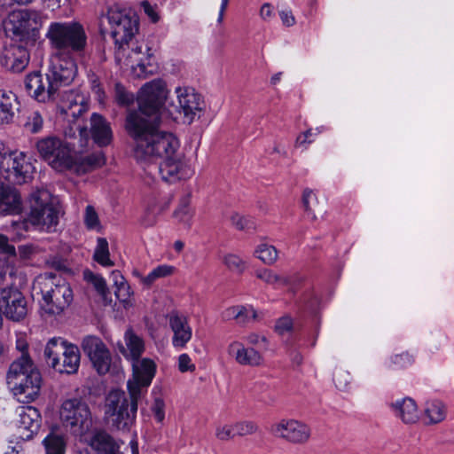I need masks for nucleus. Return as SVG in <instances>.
<instances>
[{"mask_svg": "<svg viewBox=\"0 0 454 454\" xmlns=\"http://www.w3.org/2000/svg\"><path fill=\"white\" fill-rule=\"evenodd\" d=\"M41 24L42 16L38 12L14 11L8 17L6 31L12 41L29 45L34 43Z\"/></svg>", "mask_w": 454, "mask_h": 454, "instance_id": "9d476101", "label": "nucleus"}, {"mask_svg": "<svg viewBox=\"0 0 454 454\" xmlns=\"http://www.w3.org/2000/svg\"><path fill=\"white\" fill-rule=\"evenodd\" d=\"M29 207L27 220L12 223L15 230L28 231V225L31 224L41 231H56L61 209L59 202L49 191L42 189L34 192L30 196Z\"/></svg>", "mask_w": 454, "mask_h": 454, "instance_id": "20e7f679", "label": "nucleus"}, {"mask_svg": "<svg viewBox=\"0 0 454 454\" xmlns=\"http://www.w3.org/2000/svg\"><path fill=\"white\" fill-rule=\"evenodd\" d=\"M43 126V118L38 111H33L27 114L23 123L24 129L32 133H39Z\"/></svg>", "mask_w": 454, "mask_h": 454, "instance_id": "4c0bfd02", "label": "nucleus"}, {"mask_svg": "<svg viewBox=\"0 0 454 454\" xmlns=\"http://www.w3.org/2000/svg\"><path fill=\"white\" fill-rule=\"evenodd\" d=\"M279 16L283 25L292 27L295 24V18L291 11L283 10L279 12Z\"/></svg>", "mask_w": 454, "mask_h": 454, "instance_id": "6e6d98bb", "label": "nucleus"}, {"mask_svg": "<svg viewBox=\"0 0 454 454\" xmlns=\"http://www.w3.org/2000/svg\"><path fill=\"white\" fill-rule=\"evenodd\" d=\"M228 353L241 365L258 366L262 363V355L253 348H246L239 341H233L228 346Z\"/></svg>", "mask_w": 454, "mask_h": 454, "instance_id": "b1692460", "label": "nucleus"}, {"mask_svg": "<svg viewBox=\"0 0 454 454\" xmlns=\"http://www.w3.org/2000/svg\"><path fill=\"white\" fill-rule=\"evenodd\" d=\"M314 197L315 196L311 190H309V189L304 190L303 195H302V203H303V207L307 212L311 211V208L309 207V200L313 199Z\"/></svg>", "mask_w": 454, "mask_h": 454, "instance_id": "bf43d9fd", "label": "nucleus"}, {"mask_svg": "<svg viewBox=\"0 0 454 454\" xmlns=\"http://www.w3.org/2000/svg\"><path fill=\"white\" fill-rule=\"evenodd\" d=\"M115 98L121 106H129L134 102V95L119 83L115 85Z\"/></svg>", "mask_w": 454, "mask_h": 454, "instance_id": "37998d69", "label": "nucleus"}, {"mask_svg": "<svg viewBox=\"0 0 454 454\" xmlns=\"http://www.w3.org/2000/svg\"><path fill=\"white\" fill-rule=\"evenodd\" d=\"M47 264L50 268L59 272H70L67 262L66 260L53 256L47 260Z\"/></svg>", "mask_w": 454, "mask_h": 454, "instance_id": "49530a36", "label": "nucleus"}, {"mask_svg": "<svg viewBox=\"0 0 454 454\" xmlns=\"http://www.w3.org/2000/svg\"><path fill=\"white\" fill-rule=\"evenodd\" d=\"M20 106V102L12 91L0 90V125L12 123Z\"/></svg>", "mask_w": 454, "mask_h": 454, "instance_id": "393cba45", "label": "nucleus"}, {"mask_svg": "<svg viewBox=\"0 0 454 454\" xmlns=\"http://www.w3.org/2000/svg\"><path fill=\"white\" fill-rule=\"evenodd\" d=\"M216 436L221 441H228L236 436L234 426H224L216 430Z\"/></svg>", "mask_w": 454, "mask_h": 454, "instance_id": "8fccbe9b", "label": "nucleus"}, {"mask_svg": "<svg viewBox=\"0 0 454 454\" xmlns=\"http://www.w3.org/2000/svg\"><path fill=\"white\" fill-rule=\"evenodd\" d=\"M254 275L257 278L261 279L264 283L276 287L288 286L291 282L289 277L278 274L267 268L256 270L254 271Z\"/></svg>", "mask_w": 454, "mask_h": 454, "instance_id": "2f4dec72", "label": "nucleus"}, {"mask_svg": "<svg viewBox=\"0 0 454 454\" xmlns=\"http://www.w3.org/2000/svg\"><path fill=\"white\" fill-rule=\"evenodd\" d=\"M157 279L156 276L153 275V271L152 270L146 277L144 278L143 282L146 286H151Z\"/></svg>", "mask_w": 454, "mask_h": 454, "instance_id": "774afa93", "label": "nucleus"}, {"mask_svg": "<svg viewBox=\"0 0 454 454\" xmlns=\"http://www.w3.org/2000/svg\"><path fill=\"white\" fill-rule=\"evenodd\" d=\"M142 398H135L129 395V400L124 391L111 390L105 402V419L107 423L117 430H129L135 420L138 403Z\"/></svg>", "mask_w": 454, "mask_h": 454, "instance_id": "6e6552de", "label": "nucleus"}, {"mask_svg": "<svg viewBox=\"0 0 454 454\" xmlns=\"http://www.w3.org/2000/svg\"><path fill=\"white\" fill-rule=\"evenodd\" d=\"M85 278L91 282L98 294L103 298L106 304H108L111 302V300L107 301V296L109 294L108 288L106 286V283L105 279L98 275H94L92 272H85Z\"/></svg>", "mask_w": 454, "mask_h": 454, "instance_id": "58836bf2", "label": "nucleus"}, {"mask_svg": "<svg viewBox=\"0 0 454 454\" xmlns=\"http://www.w3.org/2000/svg\"><path fill=\"white\" fill-rule=\"evenodd\" d=\"M271 432L277 437L283 438L292 443H304L310 437L309 427L294 419L281 420L272 426Z\"/></svg>", "mask_w": 454, "mask_h": 454, "instance_id": "aec40b11", "label": "nucleus"}, {"mask_svg": "<svg viewBox=\"0 0 454 454\" xmlns=\"http://www.w3.org/2000/svg\"><path fill=\"white\" fill-rule=\"evenodd\" d=\"M115 283V296L122 303L128 304L130 297V286L124 280L123 277L119 271H113L112 273Z\"/></svg>", "mask_w": 454, "mask_h": 454, "instance_id": "c9c22d12", "label": "nucleus"}, {"mask_svg": "<svg viewBox=\"0 0 454 454\" xmlns=\"http://www.w3.org/2000/svg\"><path fill=\"white\" fill-rule=\"evenodd\" d=\"M143 223L145 225V226H152L155 223V215L154 214H149L147 213L145 215V216L143 218Z\"/></svg>", "mask_w": 454, "mask_h": 454, "instance_id": "338daca9", "label": "nucleus"}, {"mask_svg": "<svg viewBox=\"0 0 454 454\" xmlns=\"http://www.w3.org/2000/svg\"><path fill=\"white\" fill-rule=\"evenodd\" d=\"M229 0H222L221 8L219 11V16L217 19L218 23H222L224 16V12L227 9Z\"/></svg>", "mask_w": 454, "mask_h": 454, "instance_id": "69168bd1", "label": "nucleus"}, {"mask_svg": "<svg viewBox=\"0 0 454 454\" xmlns=\"http://www.w3.org/2000/svg\"><path fill=\"white\" fill-rule=\"evenodd\" d=\"M7 384L21 403L33 402L39 395L42 377L30 357L13 361L6 377Z\"/></svg>", "mask_w": 454, "mask_h": 454, "instance_id": "423d86ee", "label": "nucleus"}, {"mask_svg": "<svg viewBox=\"0 0 454 454\" xmlns=\"http://www.w3.org/2000/svg\"><path fill=\"white\" fill-rule=\"evenodd\" d=\"M105 18L111 27V35L115 43V59L130 67L133 74L145 79L153 74L157 67L153 63V53L144 43H132L138 31V20L116 6L110 7Z\"/></svg>", "mask_w": 454, "mask_h": 454, "instance_id": "f03ea898", "label": "nucleus"}, {"mask_svg": "<svg viewBox=\"0 0 454 454\" xmlns=\"http://www.w3.org/2000/svg\"><path fill=\"white\" fill-rule=\"evenodd\" d=\"M272 15V6L270 4H264L261 8V16L263 20L270 18Z\"/></svg>", "mask_w": 454, "mask_h": 454, "instance_id": "e2e57ef3", "label": "nucleus"}, {"mask_svg": "<svg viewBox=\"0 0 454 454\" xmlns=\"http://www.w3.org/2000/svg\"><path fill=\"white\" fill-rule=\"evenodd\" d=\"M231 221L232 225L239 231L250 232L256 229L254 219L251 216L240 215L235 213L231 215Z\"/></svg>", "mask_w": 454, "mask_h": 454, "instance_id": "ea45409f", "label": "nucleus"}, {"mask_svg": "<svg viewBox=\"0 0 454 454\" xmlns=\"http://www.w3.org/2000/svg\"><path fill=\"white\" fill-rule=\"evenodd\" d=\"M16 414L19 437L22 440L31 439L41 426L39 411L33 406H20L16 409Z\"/></svg>", "mask_w": 454, "mask_h": 454, "instance_id": "412c9836", "label": "nucleus"}, {"mask_svg": "<svg viewBox=\"0 0 454 454\" xmlns=\"http://www.w3.org/2000/svg\"><path fill=\"white\" fill-rule=\"evenodd\" d=\"M233 426L236 435L252 434L258 430V427L253 422H239Z\"/></svg>", "mask_w": 454, "mask_h": 454, "instance_id": "c03bdc74", "label": "nucleus"}, {"mask_svg": "<svg viewBox=\"0 0 454 454\" xmlns=\"http://www.w3.org/2000/svg\"><path fill=\"white\" fill-rule=\"evenodd\" d=\"M124 345H119V350L129 361L140 358L145 351V341L132 328H129L124 333Z\"/></svg>", "mask_w": 454, "mask_h": 454, "instance_id": "a878e982", "label": "nucleus"}, {"mask_svg": "<svg viewBox=\"0 0 454 454\" xmlns=\"http://www.w3.org/2000/svg\"><path fill=\"white\" fill-rule=\"evenodd\" d=\"M27 46L25 43L14 42L4 47L0 56L1 66L13 73L23 71L30 59Z\"/></svg>", "mask_w": 454, "mask_h": 454, "instance_id": "6ab92c4d", "label": "nucleus"}, {"mask_svg": "<svg viewBox=\"0 0 454 454\" xmlns=\"http://www.w3.org/2000/svg\"><path fill=\"white\" fill-rule=\"evenodd\" d=\"M0 251L6 254L15 256V247L9 243L8 238L3 234H0Z\"/></svg>", "mask_w": 454, "mask_h": 454, "instance_id": "5fc2aeb1", "label": "nucleus"}, {"mask_svg": "<svg viewBox=\"0 0 454 454\" xmlns=\"http://www.w3.org/2000/svg\"><path fill=\"white\" fill-rule=\"evenodd\" d=\"M45 37L52 54L82 56L88 44L85 29L78 21L51 22Z\"/></svg>", "mask_w": 454, "mask_h": 454, "instance_id": "39448f33", "label": "nucleus"}, {"mask_svg": "<svg viewBox=\"0 0 454 454\" xmlns=\"http://www.w3.org/2000/svg\"><path fill=\"white\" fill-rule=\"evenodd\" d=\"M293 328V320L290 317L285 316L278 319L275 325V330L279 334H285Z\"/></svg>", "mask_w": 454, "mask_h": 454, "instance_id": "de8ad7c7", "label": "nucleus"}, {"mask_svg": "<svg viewBox=\"0 0 454 454\" xmlns=\"http://www.w3.org/2000/svg\"><path fill=\"white\" fill-rule=\"evenodd\" d=\"M87 110L88 103L86 98L80 94H71L67 98V106H62L61 113L64 114L67 118L72 117L77 119Z\"/></svg>", "mask_w": 454, "mask_h": 454, "instance_id": "7c9ffc66", "label": "nucleus"}, {"mask_svg": "<svg viewBox=\"0 0 454 454\" xmlns=\"http://www.w3.org/2000/svg\"><path fill=\"white\" fill-rule=\"evenodd\" d=\"M81 145H86L90 136L99 146L108 145L113 139V132L109 122L101 115L94 113L90 116V129L80 127Z\"/></svg>", "mask_w": 454, "mask_h": 454, "instance_id": "f3484780", "label": "nucleus"}, {"mask_svg": "<svg viewBox=\"0 0 454 454\" xmlns=\"http://www.w3.org/2000/svg\"><path fill=\"white\" fill-rule=\"evenodd\" d=\"M312 136V129H309L306 130L304 133H301L298 136L295 141L296 146L304 145L306 144H310L312 140L309 139Z\"/></svg>", "mask_w": 454, "mask_h": 454, "instance_id": "13d9d810", "label": "nucleus"}, {"mask_svg": "<svg viewBox=\"0 0 454 454\" xmlns=\"http://www.w3.org/2000/svg\"><path fill=\"white\" fill-rule=\"evenodd\" d=\"M20 192L10 185H0V215H14L22 212Z\"/></svg>", "mask_w": 454, "mask_h": 454, "instance_id": "5701e85b", "label": "nucleus"}, {"mask_svg": "<svg viewBox=\"0 0 454 454\" xmlns=\"http://www.w3.org/2000/svg\"><path fill=\"white\" fill-rule=\"evenodd\" d=\"M395 415L405 424H414L419 419L418 406L415 401L410 397L397 400L390 404Z\"/></svg>", "mask_w": 454, "mask_h": 454, "instance_id": "bb28decb", "label": "nucleus"}, {"mask_svg": "<svg viewBox=\"0 0 454 454\" xmlns=\"http://www.w3.org/2000/svg\"><path fill=\"white\" fill-rule=\"evenodd\" d=\"M84 223L89 229H94L99 223L98 214L92 206L86 207Z\"/></svg>", "mask_w": 454, "mask_h": 454, "instance_id": "a18cd8bd", "label": "nucleus"}, {"mask_svg": "<svg viewBox=\"0 0 454 454\" xmlns=\"http://www.w3.org/2000/svg\"><path fill=\"white\" fill-rule=\"evenodd\" d=\"M46 362L59 373H76L81 361L79 348L62 338L51 339L44 348Z\"/></svg>", "mask_w": 454, "mask_h": 454, "instance_id": "1a4fd4ad", "label": "nucleus"}, {"mask_svg": "<svg viewBox=\"0 0 454 454\" xmlns=\"http://www.w3.org/2000/svg\"><path fill=\"white\" fill-rule=\"evenodd\" d=\"M247 340L249 344L257 345L260 341L265 342L266 338L256 333H251L247 337Z\"/></svg>", "mask_w": 454, "mask_h": 454, "instance_id": "680f3d73", "label": "nucleus"}, {"mask_svg": "<svg viewBox=\"0 0 454 454\" xmlns=\"http://www.w3.org/2000/svg\"><path fill=\"white\" fill-rule=\"evenodd\" d=\"M168 90L166 82L155 79L144 84L137 96L138 110L129 111L125 129L134 141L133 156L141 164H159L163 181L173 184L193 175L189 161L180 151L177 137L161 129V113Z\"/></svg>", "mask_w": 454, "mask_h": 454, "instance_id": "f257e3e1", "label": "nucleus"}, {"mask_svg": "<svg viewBox=\"0 0 454 454\" xmlns=\"http://www.w3.org/2000/svg\"><path fill=\"white\" fill-rule=\"evenodd\" d=\"M34 287L40 291L42 308L48 314H61L73 301V291L69 284L55 273L45 272L40 275Z\"/></svg>", "mask_w": 454, "mask_h": 454, "instance_id": "0eeeda50", "label": "nucleus"}, {"mask_svg": "<svg viewBox=\"0 0 454 454\" xmlns=\"http://www.w3.org/2000/svg\"><path fill=\"white\" fill-rule=\"evenodd\" d=\"M168 324L173 332L172 344L176 348H184L192 335V328L186 316L172 311L168 315Z\"/></svg>", "mask_w": 454, "mask_h": 454, "instance_id": "4be33fe9", "label": "nucleus"}, {"mask_svg": "<svg viewBox=\"0 0 454 454\" xmlns=\"http://www.w3.org/2000/svg\"><path fill=\"white\" fill-rule=\"evenodd\" d=\"M39 157L58 171L73 166L72 148L69 144L55 136H49L35 142Z\"/></svg>", "mask_w": 454, "mask_h": 454, "instance_id": "9b49d317", "label": "nucleus"}, {"mask_svg": "<svg viewBox=\"0 0 454 454\" xmlns=\"http://www.w3.org/2000/svg\"><path fill=\"white\" fill-rule=\"evenodd\" d=\"M176 93L184 121L191 124L196 118H200L204 112L205 101L201 95L192 88L177 87L176 88Z\"/></svg>", "mask_w": 454, "mask_h": 454, "instance_id": "dca6fc26", "label": "nucleus"}, {"mask_svg": "<svg viewBox=\"0 0 454 454\" xmlns=\"http://www.w3.org/2000/svg\"><path fill=\"white\" fill-rule=\"evenodd\" d=\"M82 348L99 374H106L109 371L112 360L111 355L99 338L93 336L84 338Z\"/></svg>", "mask_w": 454, "mask_h": 454, "instance_id": "a211bd4d", "label": "nucleus"}, {"mask_svg": "<svg viewBox=\"0 0 454 454\" xmlns=\"http://www.w3.org/2000/svg\"><path fill=\"white\" fill-rule=\"evenodd\" d=\"M49 8L52 10L59 8L61 4L67 3L69 0H44Z\"/></svg>", "mask_w": 454, "mask_h": 454, "instance_id": "0e129e2a", "label": "nucleus"}, {"mask_svg": "<svg viewBox=\"0 0 454 454\" xmlns=\"http://www.w3.org/2000/svg\"><path fill=\"white\" fill-rule=\"evenodd\" d=\"M0 274L4 278L8 277L9 279L11 280L12 285L15 284L17 279H19V281H21L23 279L22 273L20 272L18 269L12 265H6V267L3 270V271Z\"/></svg>", "mask_w": 454, "mask_h": 454, "instance_id": "09e8293b", "label": "nucleus"}, {"mask_svg": "<svg viewBox=\"0 0 454 454\" xmlns=\"http://www.w3.org/2000/svg\"><path fill=\"white\" fill-rule=\"evenodd\" d=\"M90 447L96 454H120L119 445L106 431H97L90 439Z\"/></svg>", "mask_w": 454, "mask_h": 454, "instance_id": "cd10ccee", "label": "nucleus"}, {"mask_svg": "<svg viewBox=\"0 0 454 454\" xmlns=\"http://www.w3.org/2000/svg\"><path fill=\"white\" fill-rule=\"evenodd\" d=\"M131 362L132 379L128 383L129 395L144 397L155 375L156 364L150 358H137Z\"/></svg>", "mask_w": 454, "mask_h": 454, "instance_id": "2eb2a0df", "label": "nucleus"}, {"mask_svg": "<svg viewBox=\"0 0 454 454\" xmlns=\"http://www.w3.org/2000/svg\"><path fill=\"white\" fill-rule=\"evenodd\" d=\"M174 268L168 265H160L153 270L157 278H164L172 274Z\"/></svg>", "mask_w": 454, "mask_h": 454, "instance_id": "4d7b16f0", "label": "nucleus"}, {"mask_svg": "<svg viewBox=\"0 0 454 454\" xmlns=\"http://www.w3.org/2000/svg\"><path fill=\"white\" fill-rule=\"evenodd\" d=\"M446 417V406L439 400L427 401L424 409L425 423L427 425L438 424Z\"/></svg>", "mask_w": 454, "mask_h": 454, "instance_id": "c756f323", "label": "nucleus"}, {"mask_svg": "<svg viewBox=\"0 0 454 454\" xmlns=\"http://www.w3.org/2000/svg\"><path fill=\"white\" fill-rule=\"evenodd\" d=\"M48 73L40 72L26 75L24 83L28 95L38 102L54 100L61 87L68 86L77 74L75 56L51 53Z\"/></svg>", "mask_w": 454, "mask_h": 454, "instance_id": "7ed1b4c3", "label": "nucleus"}, {"mask_svg": "<svg viewBox=\"0 0 454 454\" xmlns=\"http://www.w3.org/2000/svg\"><path fill=\"white\" fill-rule=\"evenodd\" d=\"M35 167L22 152H10L0 160V173L10 184L21 185L32 181Z\"/></svg>", "mask_w": 454, "mask_h": 454, "instance_id": "f8f14e48", "label": "nucleus"}, {"mask_svg": "<svg viewBox=\"0 0 454 454\" xmlns=\"http://www.w3.org/2000/svg\"><path fill=\"white\" fill-rule=\"evenodd\" d=\"M224 265L232 272L241 274L246 269V262L237 254H229L223 257Z\"/></svg>", "mask_w": 454, "mask_h": 454, "instance_id": "a19ab883", "label": "nucleus"}, {"mask_svg": "<svg viewBox=\"0 0 454 454\" xmlns=\"http://www.w3.org/2000/svg\"><path fill=\"white\" fill-rule=\"evenodd\" d=\"M174 216L182 223H189L192 217V212L189 207V200L187 198H184L178 206V207L174 212Z\"/></svg>", "mask_w": 454, "mask_h": 454, "instance_id": "79ce46f5", "label": "nucleus"}, {"mask_svg": "<svg viewBox=\"0 0 454 454\" xmlns=\"http://www.w3.org/2000/svg\"><path fill=\"white\" fill-rule=\"evenodd\" d=\"M141 6L145 13L153 23H156L159 20L160 17L156 12L155 7L153 6L148 1H143L141 3Z\"/></svg>", "mask_w": 454, "mask_h": 454, "instance_id": "864d4df0", "label": "nucleus"}, {"mask_svg": "<svg viewBox=\"0 0 454 454\" xmlns=\"http://www.w3.org/2000/svg\"><path fill=\"white\" fill-rule=\"evenodd\" d=\"M254 255L264 264L273 265L278 258V252L274 246L263 243L257 246Z\"/></svg>", "mask_w": 454, "mask_h": 454, "instance_id": "f704fd0d", "label": "nucleus"}, {"mask_svg": "<svg viewBox=\"0 0 454 454\" xmlns=\"http://www.w3.org/2000/svg\"><path fill=\"white\" fill-rule=\"evenodd\" d=\"M29 311L25 295L16 287L0 289V316L13 322L23 321Z\"/></svg>", "mask_w": 454, "mask_h": 454, "instance_id": "4468645a", "label": "nucleus"}, {"mask_svg": "<svg viewBox=\"0 0 454 454\" xmlns=\"http://www.w3.org/2000/svg\"><path fill=\"white\" fill-rule=\"evenodd\" d=\"M45 454H65L66 441L60 434L51 432L43 442Z\"/></svg>", "mask_w": 454, "mask_h": 454, "instance_id": "473e14b6", "label": "nucleus"}, {"mask_svg": "<svg viewBox=\"0 0 454 454\" xmlns=\"http://www.w3.org/2000/svg\"><path fill=\"white\" fill-rule=\"evenodd\" d=\"M93 258L98 263L104 267H112L114 265V262L110 259L108 242L105 238L98 239Z\"/></svg>", "mask_w": 454, "mask_h": 454, "instance_id": "72a5a7b5", "label": "nucleus"}, {"mask_svg": "<svg viewBox=\"0 0 454 454\" xmlns=\"http://www.w3.org/2000/svg\"><path fill=\"white\" fill-rule=\"evenodd\" d=\"M16 348L18 350L21 352V356L19 358H22L23 356L30 357L27 353V343L24 339H18L16 342Z\"/></svg>", "mask_w": 454, "mask_h": 454, "instance_id": "052dcab7", "label": "nucleus"}, {"mask_svg": "<svg viewBox=\"0 0 454 454\" xmlns=\"http://www.w3.org/2000/svg\"><path fill=\"white\" fill-rule=\"evenodd\" d=\"M60 419L64 426L74 434H83L92 426L91 412L88 404L79 398L67 399L60 409Z\"/></svg>", "mask_w": 454, "mask_h": 454, "instance_id": "ddd939ff", "label": "nucleus"}, {"mask_svg": "<svg viewBox=\"0 0 454 454\" xmlns=\"http://www.w3.org/2000/svg\"><path fill=\"white\" fill-rule=\"evenodd\" d=\"M251 312L253 314V320L257 319V312L251 306L244 307V306H233L228 308L223 313V317L226 320H230L231 318L236 319L239 324H246L247 320L243 318V313Z\"/></svg>", "mask_w": 454, "mask_h": 454, "instance_id": "e433bc0d", "label": "nucleus"}, {"mask_svg": "<svg viewBox=\"0 0 454 454\" xmlns=\"http://www.w3.org/2000/svg\"><path fill=\"white\" fill-rule=\"evenodd\" d=\"M178 368L180 372H193L195 365L192 363L190 356L187 354H182L178 358Z\"/></svg>", "mask_w": 454, "mask_h": 454, "instance_id": "3c124183", "label": "nucleus"}, {"mask_svg": "<svg viewBox=\"0 0 454 454\" xmlns=\"http://www.w3.org/2000/svg\"><path fill=\"white\" fill-rule=\"evenodd\" d=\"M164 402L160 398H156L153 406V411L154 413V417L158 422H162L165 417L164 414Z\"/></svg>", "mask_w": 454, "mask_h": 454, "instance_id": "603ef678", "label": "nucleus"}, {"mask_svg": "<svg viewBox=\"0 0 454 454\" xmlns=\"http://www.w3.org/2000/svg\"><path fill=\"white\" fill-rule=\"evenodd\" d=\"M73 166L67 170H72L78 175L85 174L105 164V157L101 153H91L84 157H75L72 153Z\"/></svg>", "mask_w": 454, "mask_h": 454, "instance_id": "c85d7f7f", "label": "nucleus"}]
</instances>
